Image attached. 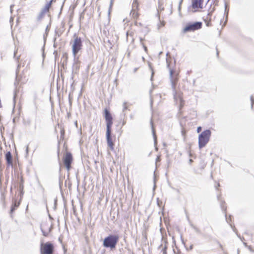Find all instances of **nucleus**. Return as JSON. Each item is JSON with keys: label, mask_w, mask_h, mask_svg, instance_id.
Here are the masks:
<instances>
[{"label": "nucleus", "mask_w": 254, "mask_h": 254, "mask_svg": "<svg viewBox=\"0 0 254 254\" xmlns=\"http://www.w3.org/2000/svg\"><path fill=\"white\" fill-rule=\"evenodd\" d=\"M104 113L105 119L106 122L107 128L106 137L107 139V142L110 149L113 150L114 149V144L112 141V127L113 123V119L110 111L107 108L105 109Z\"/></svg>", "instance_id": "obj_1"}, {"label": "nucleus", "mask_w": 254, "mask_h": 254, "mask_svg": "<svg viewBox=\"0 0 254 254\" xmlns=\"http://www.w3.org/2000/svg\"><path fill=\"white\" fill-rule=\"evenodd\" d=\"M167 67L169 70L170 79L171 82V86L175 93H176V85L178 82V72L174 69L176 65V61L173 62L170 61L169 58L166 59Z\"/></svg>", "instance_id": "obj_2"}, {"label": "nucleus", "mask_w": 254, "mask_h": 254, "mask_svg": "<svg viewBox=\"0 0 254 254\" xmlns=\"http://www.w3.org/2000/svg\"><path fill=\"white\" fill-rule=\"evenodd\" d=\"M119 237L116 235H109L103 240V246L106 248L115 249L119 241Z\"/></svg>", "instance_id": "obj_3"}, {"label": "nucleus", "mask_w": 254, "mask_h": 254, "mask_svg": "<svg viewBox=\"0 0 254 254\" xmlns=\"http://www.w3.org/2000/svg\"><path fill=\"white\" fill-rule=\"evenodd\" d=\"M211 132L209 129L203 131L198 136V146L200 149L204 147L208 142Z\"/></svg>", "instance_id": "obj_4"}, {"label": "nucleus", "mask_w": 254, "mask_h": 254, "mask_svg": "<svg viewBox=\"0 0 254 254\" xmlns=\"http://www.w3.org/2000/svg\"><path fill=\"white\" fill-rule=\"evenodd\" d=\"M74 40L72 45V52L74 58L82 49L83 46L82 40L81 37L76 36V34L73 35Z\"/></svg>", "instance_id": "obj_5"}, {"label": "nucleus", "mask_w": 254, "mask_h": 254, "mask_svg": "<svg viewBox=\"0 0 254 254\" xmlns=\"http://www.w3.org/2000/svg\"><path fill=\"white\" fill-rule=\"evenodd\" d=\"M40 252L41 254H53L54 252V245L50 242L41 243Z\"/></svg>", "instance_id": "obj_6"}, {"label": "nucleus", "mask_w": 254, "mask_h": 254, "mask_svg": "<svg viewBox=\"0 0 254 254\" xmlns=\"http://www.w3.org/2000/svg\"><path fill=\"white\" fill-rule=\"evenodd\" d=\"M202 23L197 21L193 23H188L183 29V32L194 31L201 28Z\"/></svg>", "instance_id": "obj_7"}, {"label": "nucleus", "mask_w": 254, "mask_h": 254, "mask_svg": "<svg viewBox=\"0 0 254 254\" xmlns=\"http://www.w3.org/2000/svg\"><path fill=\"white\" fill-rule=\"evenodd\" d=\"M52 229L53 224L47 221H43L40 225V229L45 237L48 236Z\"/></svg>", "instance_id": "obj_8"}, {"label": "nucleus", "mask_w": 254, "mask_h": 254, "mask_svg": "<svg viewBox=\"0 0 254 254\" xmlns=\"http://www.w3.org/2000/svg\"><path fill=\"white\" fill-rule=\"evenodd\" d=\"M217 198H218V199L219 200H220V206H221L222 210L224 211V212L225 213V216L226 220L227 222L230 225L231 227L233 228V231L235 232L236 230V228H235L234 226L233 227L232 224L230 223V221H231V215H230L229 218H227V213L226 212L227 207L225 205V201H223V200H220L219 196H218Z\"/></svg>", "instance_id": "obj_9"}, {"label": "nucleus", "mask_w": 254, "mask_h": 254, "mask_svg": "<svg viewBox=\"0 0 254 254\" xmlns=\"http://www.w3.org/2000/svg\"><path fill=\"white\" fill-rule=\"evenodd\" d=\"M72 161V154L70 152H67L64 158V163L67 170H69L71 167V164Z\"/></svg>", "instance_id": "obj_10"}, {"label": "nucleus", "mask_w": 254, "mask_h": 254, "mask_svg": "<svg viewBox=\"0 0 254 254\" xmlns=\"http://www.w3.org/2000/svg\"><path fill=\"white\" fill-rule=\"evenodd\" d=\"M65 23L64 21H62L61 23L60 27L56 28L55 31V37L54 38V41L57 39V37H60L65 30Z\"/></svg>", "instance_id": "obj_11"}, {"label": "nucleus", "mask_w": 254, "mask_h": 254, "mask_svg": "<svg viewBox=\"0 0 254 254\" xmlns=\"http://www.w3.org/2000/svg\"><path fill=\"white\" fill-rule=\"evenodd\" d=\"M203 0H192L191 7L193 8H202Z\"/></svg>", "instance_id": "obj_12"}, {"label": "nucleus", "mask_w": 254, "mask_h": 254, "mask_svg": "<svg viewBox=\"0 0 254 254\" xmlns=\"http://www.w3.org/2000/svg\"><path fill=\"white\" fill-rule=\"evenodd\" d=\"M24 181L22 177H21L20 181L19 183V188L18 190L20 192V197L21 199L22 197H23V194H24Z\"/></svg>", "instance_id": "obj_13"}, {"label": "nucleus", "mask_w": 254, "mask_h": 254, "mask_svg": "<svg viewBox=\"0 0 254 254\" xmlns=\"http://www.w3.org/2000/svg\"><path fill=\"white\" fill-rule=\"evenodd\" d=\"M6 163L8 165L12 166V154L10 151L6 152L5 155Z\"/></svg>", "instance_id": "obj_14"}, {"label": "nucleus", "mask_w": 254, "mask_h": 254, "mask_svg": "<svg viewBox=\"0 0 254 254\" xmlns=\"http://www.w3.org/2000/svg\"><path fill=\"white\" fill-rule=\"evenodd\" d=\"M19 204H20V202H17L16 200H15L14 202L12 203L11 206L10 212L11 215H12L13 212L18 208Z\"/></svg>", "instance_id": "obj_15"}, {"label": "nucleus", "mask_w": 254, "mask_h": 254, "mask_svg": "<svg viewBox=\"0 0 254 254\" xmlns=\"http://www.w3.org/2000/svg\"><path fill=\"white\" fill-rule=\"evenodd\" d=\"M150 125L151 126V128H152V134H153V136L154 145L156 146V144H157V136L155 134V129L153 127V121L152 119H151V120H150Z\"/></svg>", "instance_id": "obj_16"}, {"label": "nucleus", "mask_w": 254, "mask_h": 254, "mask_svg": "<svg viewBox=\"0 0 254 254\" xmlns=\"http://www.w3.org/2000/svg\"><path fill=\"white\" fill-rule=\"evenodd\" d=\"M162 241H163L164 243V246L161 252H162V254H167V250L168 248V242L167 240H163V238H162Z\"/></svg>", "instance_id": "obj_17"}, {"label": "nucleus", "mask_w": 254, "mask_h": 254, "mask_svg": "<svg viewBox=\"0 0 254 254\" xmlns=\"http://www.w3.org/2000/svg\"><path fill=\"white\" fill-rule=\"evenodd\" d=\"M224 6H225V12H224V14L226 15V20H225V22L224 23V24H225V23H226L227 21V19H228V13H229V5L228 4H227V3L226 2H225V3H224Z\"/></svg>", "instance_id": "obj_18"}, {"label": "nucleus", "mask_w": 254, "mask_h": 254, "mask_svg": "<svg viewBox=\"0 0 254 254\" xmlns=\"http://www.w3.org/2000/svg\"><path fill=\"white\" fill-rule=\"evenodd\" d=\"M51 6V1L48 2L46 5L42 9V11L46 13L49 11L50 8Z\"/></svg>", "instance_id": "obj_19"}, {"label": "nucleus", "mask_w": 254, "mask_h": 254, "mask_svg": "<svg viewBox=\"0 0 254 254\" xmlns=\"http://www.w3.org/2000/svg\"><path fill=\"white\" fill-rule=\"evenodd\" d=\"M133 32H129L128 31H127L126 33V36H127V41H128V36H130L132 37V40H131V42H133L134 41V39L133 38Z\"/></svg>", "instance_id": "obj_20"}, {"label": "nucleus", "mask_w": 254, "mask_h": 254, "mask_svg": "<svg viewBox=\"0 0 254 254\" xmlns=\"http://www.w3.org/2000/svg\"><path fill=\"white\" fill-rule=\"evenodd\" d=\"M45 14H46L45 12H44V11L41 10L37 17V20H40L41 19H42L43 18V17L44 16Z\"/></svg>", "instance_id": "obj_21"}, {"label": "nucleus", "mask_w": 254, "mask_h": 254, "mask_svg": "<svg viewBox=\"0 0 254 254\" xmlns=\"http://www.w3.org/2000/svg\"><path fill=\"white\" fill-rule=\"evenodd\" d=\"M190 227L194 229V230L196 232L199 233L200 232V230L195 226H194L193 224H190Z\"/></svg>", "instance_id": "obj_22"}, {"label": "nucleus", "mask_w": 254, "mask_h": 254, "mask_svg": "<svg viewBox=\"0 0 254 254\" xmlns=\"http://www.w3.org/2000/svg\"><path fill=\"white\" fill-rule=\"evenodd\" d=\"M79 61L78 60V58L76 59L74 58V66L76 69H78L79 67Z\"/></svg>", "instance_id": "obj_23"}, {"label": "nucleus", "mask_w": 254, "mask_h": 254, "mask_svg": "<svg viewBox=\"0 0 254 254\" xmlns=\"http://www.w3.org/2000/svg\"><path fill=\"white\" fill-rule=\"evenodd\" d=\"M158 4V9L161 11L164 10V7H163V3L161 2V1L159 0Z\"/></svg>", "instance_id": "obj_24"}, {"label": "nucleus", "mask_w": 254, "mask_h": 254, "mask_svg": "<svg viewBox=\"0 0 254 254\" xmlns=\"http://www.w3.org/2000/svg\"><path fill=\"white\" fill-rule=\"evenodd\" d=\"M60 133H61V139H63L64 138V133H65V131H64V128L61 127Z\"/></svg>", "instance_id": "obj_25"}, {"label": "nucleus", "mask_w": 254, "mask_h": 254, "mask_svg": "<svg viewBox=\"0 0 254 254\" xmlns=\"http://www.w3.org/2000/svg\"><path fill=\"white\" fill-rule=\"evenodd\" d=\"M149 67H150V69L151 70V78H150V80L151 81H153V75H154V72L153 71L152 67L150 65H149Z\"/></svg>", "instance_id": "obj_26"}, {"label": "nucleus", "mask_w": 254, "mask_h": 254, "mask_svg": "<svg viewBox=\"0 0 254 254\" xmlns=\"http://www.w3.org/2000/svg\"><path fill=\"white\" fill-rule=\"evenodd\" d=\"M251 101V109H253L254 104V98L253 95H252L250 97Z\"/></svg>", "instance_id": "obj_27"}, {"label": "nucleus", "mask_w": 254, "mask_h": 254, "mask_svg": "<svg viewBox=\"0 0 254 254\" xmlns=\"http://www.w3.org/2000/svg\"><path fill=\"white\" fill-rule=\"evenodd\" d=\"M138 6V2L137 3H132V8L133 10L137 9Z\"/></svg>", "instance_id": "obj_28"}, {"label": "nucleus", "mask_w": 254, "mask_h": 254, "mask_svg": "<svg viewBox=\"0 0 254 254\" xmlns=\"http://www.w3.org/2000/svg\"><path fill=\"white\" fill-rule=\"evenodd\" d=\"M127 103L124 102L123 104V112L125 113V111L127 110V107L126 105Z\"/></svg>", "instance_id": "obj_29"}, {"label": "nucleus", "mask_w": 254, "mask_h": 254, "mask_svg": "<svg viewBox=\"0 0 254 254\" xmlns=\"http://www.w3.org/2000/svg\"><path fill=\"white\" fill-rule=\"evenodd\" d=\"M19 67H20V64H18V65H17V69L16 70V80H17V78L18 77V73L19 72L18 68H19Z\"/></svg>", "instance_id": "obj_30"}, {"label": "nucleus", "mask_w": 254, "mask_h": 254, "mask_svg": "<svg viewBox=\"0 0 254 254\" xmlns=\"http://www.w3.org/2000/svg\"><path fill=\"white\" fill-rule=\"evenodd\" d=\"M16 54H17V52L15 51L14 53V58L16 59V60L17 61V60H18L20 56L16 57Z\"/></svg>", "instance_id": "obj_31"}, {"label": "nucleus", "mask_w": 254, "mask_h": 254, "mask_svg": "<svg viewBox=\"0 0 254 254\" xmlns=\"http://www.w3.org/2000/svg\"><path fill=\"white\" fill-rule=\"evenodd\" d=\"M142 46H143V48L144 50V51L145 52H147V47L144 45V44L143 43H142V45H141Z\"/></svg>", "instance_id": "obj_32"}, {"label": "nucleus", "mask_w": 254, "mask_h": 254, "mask_svg": "<svg viewBox=\"0 0 254 254\" xmlns=\"http://www.w3.org/2000/svg\"><path fill=\"white\" fill-rule=\"evenodd\" d=\"M217 244L219 245V246L220 248H221V249L222 250H223V246H222V245L220 243V242L218 241V242H217Z\"/></svg>", "instance_id": "obj_33"}, {"label": "nucleus", "mask_w": 254, "mask_h": 254, "mask_svg": "<svg viewBox=\"0 0 254 254\" xmlns=\"http://www.w3.org/2000/svg\"><path fill=\"white\" fill-rule=\"evenodd\" d=\"M201 130V127H198L197 128V132H199Z\"/></svg>", "instance_id": "obj_34"}, {"label": "nucleus", "mask_w": 254, "mask_h": 254, "mask_svg": "<svg viewBox=\"0 0 254 254\" xmlns=\"http://www.w3.org/2000/svg\"><path fill=\"white\" fill-rule=\"evenodd\" d=\"M26 155H28V145H27L26 147Z\"/></svg>", "instance_id": "obj_35"}, {"label": "nucleus", "mask_w": 254, "mask_h": 254, "mask_svg": "<svg viewBox=\"0 0 254 254\" xmlns=\"http://www.w3.org/2000/svg\"><path fill=\"white\" fill-rule=\"evenodd\" d=\"M181 5H180V4H179V6H178V10L180 12L181 11Z\"/></svg>", "instance_id": "obj_36"}, {"label": "nucleus", "mask_w": 254, "mask_h": 254, "mask_svg": "<svg viewBox=\"0 0 254 254\" xmlns=\"http://www.w3.org/2000/svg\"><path fill=\"white\" fill-rule=\"evenodd\" d=\"M139 39H140V43H141V44L142 45V43H142V41H143V38H141V37H140V38H139Z\"/></svg>", "instance_id": "obj_37"}, {"label": "nucleus", "mask_w": 254, "mask_h": 254, "mask_svg": "<svg viewBox=\"0 0 254 254\" xmlns=\"http://www.w3.org/2000/svg\"><path fill=\"white\" fill-rule=\"evenodd\" d=\"M126 121H124L123 122V123H122V126H124V125L126 124Z\"/></svg>", "instance_id": "obj_38"}, {"label": "nucleus", "mask_w": 254, "mask_h": 254, "mask_svg": "<svg viewBox=\"0 0 254 254\" xmlns=\"http://www.w3.org/2000/svg\"><path fill=\"white\" fill-rule=\"evenodd\" d=\"M183 1V0H180V2H179V4H180V5H181V4H182V3Z\"/></svg>", "instance_id": "obj_39"}, {"label": "nucleus", "mask_w": 254, "mask_h": 254, "mask_svg": "<svg viewBox=\"0 0 254 254\" xmlns=\"http://www.w3.org/2000/svg\"><path fill=\"white\" fill-rule=\"evenodd\" d=\"M195 79H193V85L194 86L195 85Z\"/></svg>", "instance_id": "obj_40"}, {"label": "nucleus", "mask_w": 254, "mask_h": 254, "mask_svg": "<svg viewBox=\"0 0 254 254\" xmlns=\"http://www.w3.org/2000/svg\"><path fill=\"white\" fill-rule=\"evenodd\" d=\"M138 1H137V0H133V3H137Z\"/></svg>", "instance_id": "obj_41"}, {"label": "nucleus", "mask_w": 254, "mask_h": 254, "mask_svg": "<svg viewBox=\"0 0 254 254\" xmlns=\"http://www.w3.org/2000/svg\"><path fill=\"white\" fill-rule=\"evenodd\" d=\"M137 69H138V68H135L134 69V72H135L137 70Z\"/></svg>", "instance_id": "obj_42"}, {"label": "nucleus", "mask_w": 254, "mask_h": 254, "mask_svg": "<svg viewBox=\"0 0 254 254\" xmlns=\"http://www.w3.org/2000/svg\"><path fill=\"white\" fill-rule=\"evenodd\" d=\"M216 50H217V53H216V54H217V57H218V56H219V52H218V51L217 49H216Z\"/></svg>", "instance_id": "obj_43"}, {"label": "nucleus", "mask_w": 254, "mask_h": 254, "mask_svg": "<svg viewBox=\"0 0 254 254\" xmlns=\"http://www.w3.org/2000/svg\"><path fill=\"white\" fill-rule=\"evenodd\" d=\"M112 4H113V0H111L110 6H111L112 5Z\"/></svg>", "instance_id": "obj_44"}, {"label": "nucleus", "mask_w": 254, "mask_h": 254, "mask_svg": "<svg viewBox=\"0 0 254 254\" xmlns=\"http://www.w3.org/2000/svg\"><path fill=\"white\" fill-rule=\"evenodd\" d=\"M152 90H153V89H150V91H149V93H150V94H151V93H152Z\"/></svg>", "instance_id": "obj_45"}, {"label": "nucleus", "mask_w": 254, "mask_h": 254, "mask_svg": "<svg viewBox=\"0 0 254 254\" xmlns=\"http://www.w3.org/2000/svg\"><path fill=\"white\" fill-rule=\"evenodd\" d=\"M56 0H51L50 1H51V4H52L53 2H55Z\"/></svg>", "instance_id": "obj_46"}, {"label": "nucleus", "mask_w": 254, "mask_h": 254, "mask_svg": "<svg viewBox=\"0 0 254 254\" xmlns=\"http://www.w3.org/2000/svg\"><path fill=\"white\" fill-rule=\"evenodd\" d=\"M62 8H63V6H62V7H61V11H60V13H59V15H60V14H61V12H62Z\"/></svg>", "instance_id": "obj_47"}, {"label": "nucleus", "mask_w": 254, "mask_h": 254, "mask_svg": "<svg viewBox=\"0 0 254 254\" xmlns=\"http://www.w3.org/2000/svg\"><path fill=\"white\" fill-rule=\"evenodd\" d=\"M192 161H192V160L191 159H190L189 160V162H190V163H191Z\"/></svg>", "instance_id": "obj_48"}, {"label": "nucleus", "mask_w": 254, "mask_h": 254, "mask_svg": "<svg viewBox=\"0 0 254 254\" xmlns=\"http://www.w3.org/2000/svg\"><path fill=\"white\" fill-rule=\"evenodd\" d=\"M162 246H163V244H161L159 246V247L158 249H160V248L161 247H162Z\"/></svg>", "instance_id": "obj_49"}, {"label": "nucleus", "mask_w": 254, "mask_h": 254, "mask_svg": "<svg viewBox=\"0 0 254 254\" xmlns=\"http://www.w3.org/2000/svg\"><path fill=\"white\" fill-rule=\"evenodd\" d=\"M219 186H220V185H219V183H218V184H217V186H216V189H217V187H219Z\"/></svg>", "instance_id": "obj_50"}, {"label": "nucleus", "mask_w": 254, "mask_h": 254, "mask_svg": "<svg viewBox=\"0 0 254 254\" xmlns=\"http://www.w3.org/2000/svg\"><path fill=\"white\" fill-rule=\"evenodd\" d=\"M192 248H193V246H192V245H191V246H190V249H192Z\"/></svg>", "instance_id": "obj_51"}, {"label": "nucleus", "mask_w": 254, "mask_h": 254, "mask_svg": "<svg viewBox=\"0 0 254 254\" xmlns=\"http://www.w3.org/2000/svg\"><path fill=\"white\" fill-rule=\"evenodd\" d=\"M48 26H47L46 30L47 31V30H48Z\"/></svg>", "instance_id": "obj_52"}, {"label": "nucleus", "mask_w": 254, "mask_h": 254, "mask_svg": "<svg viewBox=\"0 0 254 254\" xmlns=\"http://www.w3.org/2000/svg\"><path fill=\"white\" fill-rule=\"evenodd\" d=\"M49 218H50V219H52V218L50 215L49 216Z\"/></svg>", "instance_id": "obj_53"}, {"label": "nucleus", "mask_w": 254, "mask_h": 254, "mask_svg": "<svg viewBox=\"0 0 254 254\" xmlns=\"http://www.w3.org/2000/svg\"><path fill=\"white\" fill-rule=\"evenodd\" d=\"M67 116H68V117H69V116H70V113H67Z\"/></svg>", "instance_id": "obj_54"}, {"label": "nucleus", "mask_w": 254, "mask_h": 254, "mask_svg": "<svg viewBox=\"0 0 254 254\" xmlns=\"http://www.w3.org/2000/svg\"><path fill=\"white\" fill-rule=\"evenodd\" d=\"M190 71H188L187 73H188V74H190Z\"/></svg>", "instance_id": "obj_55"}, {"label": "nucleus", "mask_w": 254, "mask_h": 254, "mask_svg": "<svg viewBox=\"0 0 254 254\" xmlns=\"http://www.w3.org/2000/svg\"><path fill=\"white\" fill-rule=\"evenodd\" d=\"M169 54V52H168V53L166 54V56H168Z\"/></svg>", "instance_id": "obj_56"}, {"label": "nucleus", "mask_w": 254, "mask_h": 254, "mask_svg": "<svg viewBox=\"0 0 254 254\" xmlns=\"http://www.w3.org/2000/svg\"><path fill=\"white\" fill-rule=\"evenodd\" d=\"M155 149L156 150H157V147L156 146L155 147Z\"/></svg>", "instance_id": "obj_57"}, {"label": "nucleus", "mask_w": 254, "mask_h": 254, "mask_svg": "<svg viewBox=\"0 0 254 254\" xmlns=\"http://www.w3.org/2000/svg\"><path fill=\"white\" fill-rule=\"evenodd\" d=\"M208 15H211V13H208Z\"/></svg>", "instance_id": "obj_58"}, {"label": "nucleus", "mask_w": 254, "mask_h": 254, "mask_svg": "<svg viewBox=\"0 0 254 254\" xmlns=\"http://www.w3.org/2000/svg\"><path fill=\"white\" fill-rule=\"evenodd\" d=\"M237 236H238V237H240V236H239L238 234H237Z\"/></svg>", "instance_id": "obj_59"}, {"label": "nucleus", "mask_w": 254, "mask_h": 254, "mask_svg": "<svg viewBox=\"0 0 254 254\" xmlns=\"http://www.w3.org/2000/svg\"><path fill=\"white\" fill-rule=\"evenodd\" d=\"M237 236H238V237H240V236H239L238 234H237Z\"/></svg>", "instance_id": "obj_60"}, {"label": "nucleus", "mask_w": 254, "mask_h": 254, "mask_svg": "<svg viewBox=\"0 0 254 254\" xmlns=\"http://www.w3.org/2000/svg\"><path fill=\"white\" fill-rule=\"evenodd\" d=\"M237 236H238V237H240V236H239L238 234H237Z\"/></svg>", "instance_id": "obj_61"}, {"label": "nucleus", "mask_w": 254, "mask_h": 254, "mask_svg": "<svg viewBox=\"0 0 254 254\" xmlns=\"http://www.w3.org/2000/svg\"><path fill=\"white\" fill-rule=\"evenodd\" d=\"M206 25L207 26H209V23H208Z\"/></svg>", "instance_id": "obj_62"}, {"label": "nucleus", "mask_w": 254, "mask_h": 254, "mask_svg": "<svg viewBox=\"0 0 254 254\" xmlns=\"http://www.w3.org/2000/svg\"><path fill=\"white\" fill-rule=\"evenodd\" d=\"M77 122H75V125H77Z\"/></svg>", "instance_id": "obj_63"}, {"label": "nucleus", "mask_w": 254, "mask_h": 254, "mask_svg": "<svg viewBox=\"0 0 254 254\" xmlns=\"http://www.w3.org/2000/svg\"><path fill=\"white\" fill-rule=\"evenodd\" d=\"M151 104H152V100L151 101Z\"/></svg>", "instance_id": "obj_64"}]
</instances>
